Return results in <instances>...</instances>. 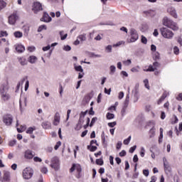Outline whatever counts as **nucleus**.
Segmentation results:
<instances>
[{"label": "nucleus", "mask_w": 182, "mask_h": 182, "mask_svg": "<svg viewBox=\"0 0 182 182\" xmlns=\"http://www.w3.org/2000/svg\"><path fill=\"white\" fill-rule=\"evenodd\" d=\"M162 23L164 26L172 29V31H178V26L177 25V23L174 22L168 17H164L163 18Z\"/></svg>", "instance_id": "nucleus-1"}, {"label": "nucleus", "mask_w": 182, "mask_h": 182, "mask_svg": "<svg viewBox=\"0 0 182 182\" xmlns=\"http://www.w3.org/2000/svg\"><path fill=\"white\" fill-rule=\"evenodd\" d=\"M160 32L164 38L166 39H173V37L174 36V33L171 31L170 29L162 27L160 28Z\"/></svg>", "instance_id": "nucleus-2"}, {"label": "nucleus", "mask_w": 182, "mask_h": 182, "mask_svg": "<svg viewBox=\"0 0 182 182\" xmlns=\"http://www.w3.org/2000/svg\"><path fill=\"white\" fill-rule=\"evenodd\" d=\"M130 36L131 38L127 40L128 43L136 42V41L139 39V34L137 33V31H136L134 28H132L130 30Z\"/></svg>", "instance_id": "nucleus-3"}, {"label": "nucleus", "mask_w": 182, "mask_h": 182, "mask_svg": "<svg viewBox=\"0 0 182 182\" xmlns=\"http://www.w3.org/2000/svg\"><path fill=\"white\" fill-rule=\"evenodd\" d=\"M32 176H33V170L31 168H26L23 171V178L25 180L32 178Z\"/></svg>", "instance_id": "nucleus-4"}, {"label": "nucleus", "mask_w": 182, "mask_h": 182, "mask_svg": "<svg viewBox=\"0 0 182 182\" xmlns=\"http://www.w3.org/2000/svg\"><path fill=\"white\" fill-rule=\"evenodd\" d=\"M50 166L52 168H54L55 171H58L60 168V164H59V158L54 156L51 159V164Z\"/></svg>", "instance_id": "nucleus-5"}, {"label": "nucleus", "mask_w": 182, "mask_h": 182, "mask_svg": "<svg viewBox=\"0 0 182 182\" xmlns=\"http://www.w3.org/2000/svg\"><path fill=\"white\" fill-rule=\"evenodd\" d=\"M14 122V117L11 114H6L3 117V123L6 126H11Z\"/></svg>", "instance_id": "nucleus-6"}, {"label": "nucleus", "mask_w": 182, "mask_h": 182, "mask_svg": "<svg viewBox=\"0 0 182 182\" xmlns=\"http://www.w3.org/2000/svg\"><path fill=\"white\" fill-rule=\"evenodd\" d=\"M19 17L18 16V13L16 11H14L11 15L9 16V25H14L16 23V21H18V18Z\"/></svg>", "instance_id": "nucleus-7"}, {"label": "nucleus", "mask_w": 182, "mask_h": 182, "mask_svg": "<svg viewBox=\"0 0 182 182\" xmlns=\"http://www.w3.org/2000/svg\"><path fill=\"white\" fill-rule=\"evenodd\" d=\"M167 12L171 16H173V18H174L175 19H177V18H178V16L177 15V11H176V8L173 6H169L167 9Z\"/></svg>", "instance_id": "nucleus-8"}, {"label": "nucleus", "mask_w": 182, "mask_h": 182, "mask_svg": "<svg viewBox=\"0 0 182 182\" xmlns=\"http://www.w3.org/2000/svg\"><path fill=\"white\" fill-rule=\"evenodd\" d=\"M33 11L34 14H36L39 12L40 11H42L43 9L42 8V4L38 1H36L33 4Z\"/></svg>", "instance_id": "nucleus-9"}, {"label": "nucleus", "mask_w": 182, "mask_h": 182, "mask_svg": "<svg viewBox=\"0 0 182 182\" xmlns=\"http://www.w3.org/2000/svg\"><path fill=\"white\" fill-rule=\"evenodd\" d=\"M0 181H1V182L11 181V172H9L8 171H4L3 178H1V180Z\"/></svg>", "instance_id": "nucleus-10"}, {"label": "nucleus", "mask_w": 182, "mask_h": 182, "mask_svg": "<svg viewBox=\"0 0 182 182\" xmlns=\"http://www.w3.org/2000/svg\"><path fill=\"white\" fill-rule=\"evenodd\" d=\"M28 102L26 97H24L23 100L20 99L19 100V105H20V111L22 113L25 109V107H26V103Z\"/></svg>", "instance_id": "nucleus-11"}, {"label": "nucleus", "mask_w": 182, "mask_h": 182, "mask_svg": "<svg viewBox=\"0 0 182 182\" xmlns=\"http://www.w3.org/2000/svg\"><path fill=\"white\" fill-rule=\"evenodd\" d=\"M163 163L165 171H168V173H170V171H171V168L170 167V165H168V161H167V159H166V157L163 158Z\"/></svg>", "instance_id": "nucleus-12"}, {"label": "nucleus", "mask_w": 182, "mask_h": 182, "mask_svg": "<svg viewBox=\"0 0 182 182\" xmlns=\"http://www.w3.org/2000/svg\"><path fill=\"white\" fill-rule=\"evenodd\" d=\"M33 153L31 149H28L24 152V158L26 159L27 160H31L33 159Z\"/></svg>", "instance_id": "nucleus-13"}, {"label": "nucleus", "mask_w": 182, "mask_h": 182, "mask_svg": "<svg viewBox=\"0 0 182 182\" xmlns=\"http://www.w3.org/2000/svg\"><path fill=\"white\" fill-rule=\"evenodd\" d=\"M42 22H50L52 21V18L49 16V14L46 12H44L43 16L41 18Z\"/></svg>", "instance_id": "nucleus-14"}, {"label": "nucleus", "mask_w": 182, "mask_h": 182, "mask_svg": "<svg viewBox=\"0 0 182 182\" xmlns=\"http://www.w3.org/2000/svg\"><path fill=\"white\" fill-rule=\"evenodd\" d=\"M59 123H60V114L59 112H56L54 116L53 124L54 126H58Z\"/></svg>", "instance_id": "nucleus-15"}, {"label": "nucleus", "mask_w": 182, "mask_h": 182, "mask_svg": "<svg viewBox=\"0 0 182 182\" xmlns=\"http://www.w3.org/2000/svg\"><path fill=\"white\" fill-rule=\"evenodd\" d=\"M75 170H77V171L78 173H80V171H82V168L80 167V164H73V166L71 167V168L70 169V173H73V171H75Z\"/></svg>", "instance_id": "nucleus-16"}, {"label": "nucleus", "mask_w": 182, "mask_h": 182, "mask_svg": "<svg viewBox=\"0 0 182 182\" xmlns=\"http://www.w3.org/2000/svg\"><path fill=\"white\" fill-rule=\"evenodd\" d=\"M16 50L18 53H22L23 52H25V47L22 45H17L16 46Z\"/></svg>", "instance_id": "nucleus-17"}, {"label": "nucleus", "mask_w": 182, "mask_h": 182, "mask_svg": "<svg viewBox=\"0 0 182 182\" xmlns=\"http://www.w3.org/2000/svg\"><path fill=\"white\" fill-rule=\"evenodd\" d=\"M36 60H38V58H36V56L31 55L28 58V62H30V63H36Z\"/></svg>", "instance_id": "nucleus-18"}, {"label": "nucleus", "mask_w": 182, "mask_h": 182, "mask_svg": "<svg viewBox=\"0 0 182 182\" xmlns=\"http://www.w3.org/2000/svg\"><path fill=\"white\" fill-rule=\"evenodd\" d=\"M149 137L150 139H153V137H154V136H156V129L154 127H152L150 130H149Z\"/></svg>", "instance_id": "nucleus-19"}, {"label": "nucleus", "mask_w": 182, "mask_h": 182, "mask_svg": "<svg viewBox=\"0 0 182 182\" xmlns=\"http://www.w3.org/2000/svg\"><path fill=\"white\" fill-rule=\"evenodd\" d=\"M42 127L43 129H50V122L48 121H45L42 123Z\"/></svg>", "instance_id": "nucleus-20"}, {"label": "nucleus", "mask_w": 182, "mask_h": 182, "mask_svg": "<svg viewBox=\"0 0 182 182\" xmlns=\"http://www.w3.org/2000/svg\"><path fill=\"white\" fill-rule=\"evenodd\" d=\"M65 33V31H60V39L61 41H65V39H66L68 38V33Z\"/></svg>", "instance_id": "nucleus-21"}, {"label": "nucleus", "mask_w": 182, "mask_h": 182, "mask_svg": "<svg viewBox=\"0 0 182 182\" xmlns=\"http://www.w3.org/2000/svg\"><path fill=\"white\" fill-rule=\"evenodd\" d=\"M74 69L76 72H81V73H83V68H82V65H76V64H75Z\"/></svg>", "instance_id": "nucleus-22"}, {"label": "nucleus", "mask_w": 182, "mask_h": 182, "mask_svg": "<svg viewBox=\"0 0 182 182\" xmlns=\"http://www.w3.org/2000/svg\"><path fill=\"white\" fill-rule=\"evenodd\" d=\"M153 59L154 60H160V53L159 52H155L153 54Z\"/></svg>", "instance_id": "nucleus-23"}, {"label": "nucleus", "mask_w": 182, "mask_h": 182, "mask_svg": "<svg viewBox=\"0 0 182 182\" xmlns=\"http://www.w3.org/2000/svg\"><path fill=\"white\" fill-rule=\"evenodd\" d=\"M77 39H80V42H85L86 41V33L78 36Z\"/></svg>", "instance_id": "nucleus-24"}, {"label": "nucleus", "mask_w": 182, "mask_h": 182, "mask_svg": "<svg viewBox=\"0 0 182 182\" xmlns=\"http://www.w3.org/2000/svg\"><path fill=\"white\" fill-rule=\"evenodd\" d=\"M85 123V118L82 117V115H80V119L77 123V126H80V127H82V125Z\"/></svg>", "instance_id": "nucleus-25"}, {"label": "nucleus", "mask_w": 182, "mask_h": 182, "mask_svg": "<svg viewBox=\"0 0 182 182\" xmlns=\"http://www.w3.org/2000/svg\"><path fill=\"white\" fill-rule=\"evenodd\" d=\"M6 7V2H5L4 0H0V11H2L4 8Z\"/></svg>", "instance_id": "nucleus-26"}, {"label": "nucleus", "mask_w": 182, "mask_h": 182, "mask_svg": "<svg viewBox=\"0 0 182 182\" xmlns=\"http://www.w3.org/2000/svg\"><path fill=\"white\" fill-rule=\"evenodd\" d=\"M166 97L167 93L164 92L161 97V98L158 100V105H160V103H161V102H163V100H164V99H166Z\"/></svg>", "instance_id": "nucleus-27"}, {"label": "nucleus", "mask_w": 182, "mask_h": 182, "mask_svg": "<svg viewBox=\"0 0 182 182\" xmlns=\"http://www.w3.org/2000/svg\"><path fill=\"white\" fill-rule=\"evenodd\" d=\"M1 96L4 100H8V99H9V94L5 92H1Z\"/></svg>", "instance_id": "nucleus-28"}, {"label": "nucleus", "mask_w": 182, "mask_h": 182, "mask_svg": "<svg viewBox=\"0 0 182 182\" xmlns=\"http://www.w3.org/2000/svg\"><path fill=\"white\" fill-rule=\"evenodd\" d=\"M140 69V66H136V67H134L131 69V72H133V73H139V72H140L139 70Z\"/></svg>", "instance_id": "nucleus-29"}, {"label": "nucleus", "mask_w": 182, "mask_h": 182, "mask_svg": "<svg viewBox=\"0 0 182 182\" xmlns=\"http://www.w3.org/2000/svg\"><path fill=\"white\" fill-rule=\"evenodd\" d=\"M14 35L15 38H22V36H23V34L21 31H16Z\"/></svg>", "instance_id": "nucleus-30"}, {"label": "nucleus", "mask_w": 182, "mask_h": 182, "mask_svg": "<svg viewBox=\"0 0 182 182\" xmlns=\"http://www.w3.org/2000/svg\"><path fill=\"white\" fill-rule=\"evenodd\" d=\"M112 45H108L105 47V52L107 53H112Z\"/></svg>", "instance_id": "nucleus-31"}, {"label": "nucleus", "mask_w": 182, "mask_h": 182, "mask_svg": "<svg viewBox=\"0 0 182 182\" xmlns=\"http://www.w3.org/2000/svg\"><path fill=\"white\" fill-rule=\"evenodd\" d=\"M130 97L129 95H127L126 99L124 102V107H127L129 106V102Z\"/></svg>", "instance_id": "nucleus-32"}, {"label": "nucleus", "mask_w": 182, "mask_h": 182, "mask_svg": "<svg viewBox=\"0 0 182 182\" xmlns=\"http://www.w3.org/2000/svg\"><path fill=\"white\" fill-rule=\"evenodd\" d=\"M122 63L124 66H130L132 65V60H123Z\"/></svg>", "instance_id": "nucleus-33"}, {"label": "nucleus", "mask_w": 182, "mask_h": 182, "mask_svg": "<svg viewBox=\"0 0 182 182\" xmlns=\"http://www.w3.org/2000/svg\"><path fill=\"white\" fill-rule=\"evenodd\" d=\"M144 84L145 87L146 89H148V90H150V85H149V80L148 79L144 80Z\"/></svg>", "instance_id": "nucleus-34"}, {"label": "nucleus", "mask_w": 182, "mask_h": 182, "mask_svg": "<svg viewBox=\"0 0 182 182\" xmlns=\"http://www.w3.org/2000/svg\"><path fill=\"white\" fill-rule=\"evenodd\" d=\"M107 119L108 120H111L112 119H114V114H112L110 112H108L107 114Z\"/></svg>", "instance_id": "nucleus-35"}, {"label": "nucleus", "mask_w": 182, "mask_h": 182, "mask_svg": "<svg viewBox=\"0 0 182 182\" xmlns=\"http://www.w3.org/2000/svg\"><path fill=\"white\" fill-rule=\"evenodd\" d=\"M33 130H36V127H29L26 133H28V134H32V133H33Z\"/></svg>", "instance_id": "nucleus-36"}, {"label": "nucleus", "mask_w": 182, "mask_h": 182, "mask_svg": "<svg viewBox=\"0 0 182 182\" xmlns=\"http://www.w3.org/2000/svg\"><path fill=\"white\" fill-rule=\"evenodd\" d=\"M97 120V117H93L91 120V122L90 124V127H93V124H95V123H96V121Z\"/></svg>", "instance_id": "nucleus-37"}, {"label": "nucleus", "mask_w": 182, "mask_h": 182, "mask_svg": "<svg viewBox=\"0 0 182 182\" xmlns=\"http://www.w3.org/2000/svg\"><path fill=\"white\" fill-rule=\"evenodd\" d=\"M46 31V25H41L38 27V32H42V31Z\"/></svg>", "instance_id": "nucleus-38"}, {"label": "nucleus", "mask_w": 182, "mask_h": 182, "mask_svg": "<svg viewBox=\"0 0 182 182\" xmlns=\"http://www.w3.org/2000/svg\"><path fill=\"white\" fill-rule=\"evenodd\" d=\"M132 140V136H129L127 139L124 140V144L127 145L130 143V141Z\"/></svg>", "instance_id": "nucleus-39"}, {"label": "nucleus", "mask_w": 182, "mask_h": 182, "mask_svg": "<svg viewBox=\"0 0 182 182\" xmlns=\"http://www.w3.org/2000/svg\"><path fill=\"white\" fill-rule=\"evenodd\" d=\"M109 70H110V73H112V75H113V73H114V72H116V66L111 65L109 67Z\"/></svg>", "instance_id": "nucleus-40"}, {"label": "nucleus", "mask_w": 182, "mask_h": 182, "mask_svg": "<svg viewBox=\"0 0 182 182\" xmlns=\"http://www.w3.org/2000/svg\"><path fill=\"white\" fill-rule=\"evenodd\" d=\"M121 45H124V41H119V42L117 43L116 44H114L113 48H117V47L120 46Z\"/></svg>", "instance_id": "nucleus-41"}, {"label": "nucleus", "mask_w": 182, "mask_h": 182, "mask_svg": "<svg viewBox=\"0 0 182 182\" xmlns=\"http://www.w3.org/2000/svg\"><path fill=\"white\" fill-rule=\"evenodd\" d=\"M173 53H174L175 55H178V53H180V49H178V47L175 46V47L173 48Z\"/></svg>", "instance_id": "nucleus-42"}, {"label": "nucleus", "mask_w": 182, "mask_h": 182, "mask_svg": "<svg viewBox=\"0 0 182 182\" xmlns=\"http://www.w3.org/2000/svg\"><path fill=\"white\" fill-rule=\"evenodd\" d=\"M96 164L98 166H103V159H100L96 160Z\"/></svg>", "instance_id": "nucleus-43"}, {"label": "nucleus", "mask_w": 182, "mask_h": 182, "mask_svg": "<svg viewBox=\"0 0 182 182\" xmlns=\"http://www.w3.org/2000/svg\"><path fill=\"white\" fill-rule=\"evenodd\" d=\"M33 161H36V163H41L42 161V159L38 157V156H35L33 158Z\"/></svg>", "instance_id": "nucleus-44"}, {"label": "nucleus", "mask_w": 182, "mask_h": 182, "mask_svg": "<svg viewBox=\"0 0 182 182\" xmlns=\"http://www.w3.org/2000/svg\"><path fill=\"white\" fill-rule=\"evenodd\" d=\"M141 43H144V45H146L147 43V38L144 36H141Z\"/></svg>", "instance_id": "nucleus-45"}, {"label": "nucleus", "mask_w": 182, "mask_h": 182, "mask_svg": "<svg viewBox=\"0 0 182 182\" xmlns=\"http://www.w3.org/2000/svg\"><path fill=\"white\" fill-rule=\"evenodd\" d=\"M72 48L70 46H65L63 47V50H65L66 52H69V50H71Z\"/></svg>", "instance_id": "nucleus-46"}, {"label": "nucleus", "mask_w": 182, "mask_h": 182, "mask_svg": "<svg viewBox=\"0 0 182 182\" xmlns=\"http://www.w3.org/2000/svg\"><path fill=\"white\" fill-rule=\"evenodd\" d=\"M153 66L154 70H156L157 69V68H159L160 66V63H159V62H154L153 63Z\"/></svg>", "instance_id": "nucleus-47"}, {"label": "nucleus", "mask_w": 182, "mask_h": 182, "mask_svg": "<svg viewBox=\"0 0 182 182\" xmlns=\"http://www.w3.org/2000/svg\"><path fill=\"white\" fill-rule=\"evenodd\" d=\"M19 62L22 66H25L26 65V59H20Z\"/></svg>", "instance_id": "nucleus-48"}, {"label": "nucleus", "mask_w": 182, "mask_h": 182, "mask_svg": "<svg viewBox=\"0 0 182 182\" xmlns=\"http://www.w3.org/2000/svg\"><path fill=\"white\" fill-rule=\"evenodd\" d=\"M134 96L135 97H137V95H139V88L137 87H135L134 90Z\"/></svg>", "instance_id": "nucleus-49"}, {"label": "nucleus", "mask_w": 182, "mask_h": 182, "mask_svg": "<svg viewBox=\"0 0 182 182\" xmlns=\"http://www.w3.org/2000/svg\"><path fill=\"white\" fill-rule=\"evenodd\" d=\"M120 75H122V76H124V77H129V74L126 71H122Z\"/></svg>", "instance_id": "nucleus-50"}, {"label": "nucleus", "mask_w": 182, "mask_h": 182, "mask_svg": "<svg viewBox=\"0 0 182 182\" xmlns=\"http://www.w3.org/2000/svg\"><path fill=\"white\" fill-rule=\"evenodd\" d=\"M60 144H62L60 141L57 142L55 146H54L55 150H58L59 147H60Z\"/></svg>", "instance_id": "nucleus-51"}, {"label": "nucleus", "mask_w": 182, "mask_h": 182, "mask_svg": "<svg viewBox=\"0 0 182 182\" xmlns=\"http://www.w3.org/2000/svg\"><path fill=\"white\" fill-rule=\"evenodd\" d=\"M136 149H137V146H136V145L131 147L129 149V153H134V150H136Z\"/></svg>", "instance_id": "nucleus-52"}, {"label": "nucleus", "mask_w": 182, "mask_h": 182, "mask_svg": "<svg viewBox=\"0 0 182 182\" xmlns=\"http://www.w3.org/2000/svg\"><path fill=\"white\" fill-rule=\"evenodd\" d=\"M143 174L144 176H145L146 177H148L149 172V169H144L143 171Z\"/></svg>", "instance_id": "nucleus-53"}, {"label": "nucleus", "mask_w": 182, "mask_h": 182, "mask_svg": "<svg viewBox=\"0 0 182 182\" xmlns=\"http://www.w3.org/2000/svg\"><path fill=\"white\" fill-rule=\"evenodd\" d=\"M144 14L145 15H151V14H153V10L145 11H144Z\"/></svg>", "instance_id": "nucleus-54"}, {"label": "nucleus", "mask_w": 182, "mask_h": 182, "mask_svg": "<svg viewBox=\"0 0 182 182\" xmlns=\"http://www.w3.org/2000/svg\"><path fill=\"white\" fill-rule=\"evenodd\" d=\"M156 49H157V47H156V46L155 45H151V50L152 51V52H156Z\"/></svg>", "instance_id": "nucleus-55"}, {"label": "nucleus", "mask_w": 182, "mask_h": 182, "mask_svg": "<svg viewBox=\"0 0 182 182\" xmlns=\"http://www.w3.org/2000/svg\"><path fill=\"white\" fill-rule=\"evenodd\" d=\"M147 70H149V72H154L156 70L154 69V68H153V65H150Z\"/></svg>", "instance_id": "nucleus-56"}, {"label": "nucleus", "mask_w": 182, "mask_h": 182, "mask_svg": "<svg viewBox=\"0 0 182 182\" xmlns=\"http://www.w3.org/2000/svg\"><path fill=\"white\" fill-rule=\"evenodd\" d=\"M116 124H117L116 122L108 123L109 127H114V126H116Z\"/></svg>", "instance_id": "nucleus-57"}, {"label": "nucleus", "mask_w": 182, "mask_h": 182, "mask_svg": "<svg viewBox=\"0 0 182 182\" xmlns=\"http://www.w3.org/2000/svg\"><path fill=\"white\" fill-rule=\"evenodd\" d=\"M130 168V165L129 164V161H125V170H129Z\"/></svg>", "instance_id": "nucleus-58"}, {"label": "nucleus", "mask_w": 182, "mask_h": 182, "mask_svg": "<svg viewBox=\"0 0 182 182\" xmlns=\"http://www.w3.org/2000/svg\"><path fill=\"white\" fill-rule=\"evenodd\" d=\"M122 141H118L117 144V150L120 149L122 148Z\"/></svg>", "instance_id": "nucleus-59"}, {"label": "nucleus", "mask_w": 182, "mask_h": 182, "mask_svg": "<svg viewBox=\"0 0 182 182\" xmlns=\"http://www.w3.org/2000/svg\"><path fill=\"white\" fill-rule=\"evenodd\" d=\"M119 156H120V157H124V156H126V151L122 150V151L119 153Z\"/></svg>", "instance_id": "nucleus-60"}, {"label": "nucleus", "mask_w": 182, "mask_h": 182, "mask_svg": "<svg viewBox=\"0 0 182 182\" xmlns=\"http://www.w3.org/2000/svg\"><path fill=\"white\" fill-rule=\"evenodd\" d=\"M110 92H112V88H109V90H107V88H105V93L107 95H110Z\"/></svg>", "instance_id": "nucleus-61"}, {"label": "nucleus", "mask_w": 182, "mask_h": 182, "mask_svg": "<svg viewBox=\"0 0 182 182\" xmlns=\"http://www.w3.org/2000/svg\"><path fill=\"white\" fill-rule=\"evenodd\" d=\"M41 172H43L44 174H46V173H48V168H46V167L42 168Z\"/></svg>", "instance_id": "nucleus-62"}, {"label": "nucleus", "mask_w": 182, "mask_h": 182, "mask_svg": "<svg viewBox=\"0 0 182 182\" xmlns=\"http://www.w3.org/2000/svg\"><path fill=\"white\" fill-rule=\"evenodd\" d=\"M28 50L29 52H33V50H35V47H33V46H30V47L28 48Z\"/></svg>", "instance_id": "nucleus-63"}, {"label": "nucleus", "mask_w": 182, "mask_h": 182, "mask_svg": "<svg viewBox=\"0 0 182 182\" xmlns=\"http://www.w3.org/2000/svg\"><path fill=\"white\" fill-rule=\"evenodd\" d=\"M177 100L181 101L182 100V93H180L178 96L176 97Z\"/></svg>", "instance_id": "nucleus-64"}]
</instances>
